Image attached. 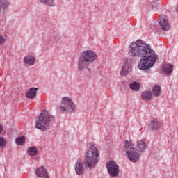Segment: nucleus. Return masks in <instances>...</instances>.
<instances>
[{"instance_id": "5", "label": "nucleus", "mask_w": 178, "mask_h": 178, "mask_svg": "<svg viewBox=\"0 0 178 178\" xmlns=\"http://www.w3.org/2000/svg\"><path fill=\"white\" fill-rule=\"evenodd\" d=\"M123 151L125 152L126 156H127L131 162L136 163V162L140 161V153H138V149L134 147V144H133L131 140H125Z\"/></svg>"}, {"instance_id": "8", "label": "nucleus", "mask_w": 178, "mask_h": 178, "mask_svg": "<svg viewBox=\"0 0 178 178\" xmlns=\"http://www.w3.org/2000/svg\"><path fill=\"white\" fill-rule=\"evenodd\" d=\"M159 23L164 31H168L170 29V25L169 24V22H168V17L165 15L160 16V18L159 19Z\"/></svg>"}, {"instance_id": "4", "label": "nucleus", "mask_w": 178, "mask_h": 178, "mask_svg": "<svg viewBox=\"0 0 178 178\" xmlns=\"http://www.w3.org/2000/svg\"><path fill=\"white\" fill-rule=\"evenodd\" d=\"M99 151L92 145L88 149L83 163L86 168H95L99 162Z\"/></svg>"}, {"instance_id": "7", "label": "nucleus", "mask_w": 178, "mask_h": 178, "mask_svg": "<svg viewBox=\"0 0 178 178\" xmlns=\"http://www.w3.org/2000/svg\"><path fill=\"white\" fill-rule=\"evenodd\" d=\"M106 169L108 175H110L111 177H118V176H119V165H118L116 162L113 161H108L106 163Z\"/></svg>"}, {"instance_id": "17", "label": "nucleus", "mask_w": 178, "mask_h": 178, "mask_svg": "<svg viewBox=\"0 0 178 178\" xmlns=\"http://www.w3.org/2000/svg\"><path fill=\"white\" fill-rule=\"evenodd\" d=\"M10 3L8 0H0V13L2 12V9H8Z\"/></svg>"}, {"instance_id": "3", "label": "nucleus", "mask_w": 178, "mask_h": 178, "mask_svg": "<svg viewBox=\"0 0 178 178\" xmlns=\"http://www.w3.org/2000/svg\"><path fill=\"white\" fill-rule=\"evenodd\" d=\"M54 122H55V116L49 114L47 111L44 110L37 117L35 127L41 130V131H47V130L51 129Z\"/></svg>"}, {"instance_id": "21", "label": "nucleus", "mask_w": 178, "mask_h": 178, "mask_svg": "<svg viewBox=\"0 0 178 178\" xmlns=\"http://www.w3.org/2000/svg\"><path fill=\"white\" fill-rule=\"evenodd\" d=\"M27 151L30 156H35L38 154V149L34 146L29 147Z\"/></svg>"}, {"instance_id": "9", "label": "nucleus", "mask_w": 178, "mask_h": 178, "mask_svg": "<svg viewBox=\"0 0 178 178\" xmlns=\"http://www.w3.org/2000/svg\"><path fill=\"white\" fill-rule=\"evenodd\" d=\"M129 73H131V65L130 63L125 61L122 65L120 76L121 77H126Z\"/></svg>"}, {"instance_id": "12", "label": "nucleus", "mask_w": 178, "mask_h": 178, "mask_svg": "<svg viewBox=\"0 0 178 178\" xmlns=\"http://www.w3.org/2000/svg\"><path fill=\"white\" fill-rule=\"evenodd\" d=\"M161 127V122L157 119L153 118L150 120L149 124V130H158Z\"/></svg>"}, {"instance_id": "18", "label": "nucleus", "mask_w": 178, "mask_h": 178, "mask_svg": "<svg viewBox=\"0 0 178 178\" xmlns=\"http://www.w3.org/2000/svg\"><path fill=\"white\" fill-rule=\"evenodd\" d=\"M172 70H173V65H172V64H165L163 67V73H165V74H170Z\"/></svg>"}, {"instance_id": "19", "label": "nucleus", "mask_w": 178, "mask_h": 178, "mask_svg": "<svg viewBox=\"0 0 178 178\" xmlns=\"http://www.w3.org/2000/svg\"><path fill=\"white\" fill-rule=\"evenodd\" d=\"M142 98L144 101H151L152 99V92L151 91H145L142 93Z\"/></svg>"}, {"instance_id": "23", "label": "nucleus", "mask_w": 178, "mask_h": 178, "mask_svg": "<svg viewBox=\"0 0 178 178\" xmlns=\"http://www.w3.org/2000/svg\"><path fill=\"white\" fill-rule=\"evenodd\" d=\"M26 142V137L21 136L19 138H16L15 143L17 145H23V144Z\"/></svg>"}, {"instance_id": "24", "label": "nucleus", "mask_w": 178, "mask_h": 178, "mask_svg": "<svg viewBox=\"0 0 178 178\" xmlns=\"http://www.w3.org/2000/svg\"><path fill=\"white\" fill-rule=\"evenodd\" d=\"M6 142L3 138H0V147H5Z\"/></svg>"}, {"instance_id": "15", "label": "nucleus", "mask_w": 178, "mask_h": 178, "mask_svg": "<svg viewBox=\"0 0 178 178\" xmlns=\"http://www.w3.org/2000/svg\"><path fill=\"white\" fill-rule=\"evenodd\" d=\"M162 94V90L161 89V86L159 85H156L152 88V95L154 97H159Z\"/></svg>"}, {"instance_id": "13", "label": "nucleus", "mask_w": 178, "mask_h": 178, "mask_svg": "<svg viewBox=\"0 0 178 178\" xmlns=\"http://www.w3.org/2000/svg\"><path fill=\"white\" fill-rule=\"evenodd\" d=\"M37 90H38V88H31L26 92V97L29 99H34L37 97Z\"/></svg>"}, {"instance_id": "16", "label": "nucleus", "mask_w": 178, "mask_h": 178, "mask_svg": "<svg viewBox=\"0 0 178 178\" xmlns=\"http://www.w3.org/2000/svg\"><path fill=\"white\" fill-rule=\"evenodd\" d=\"M136 147L140 152H144L147 148V143L143 140H139L137 142Z\"/></svg>"}, {"instance_id": "10", "label": "nucleus", "mask_w": 178, "mask_h": 178, "mask_svg": "<svg viewBox=\"0 0 178 178\" xmlns=\"http://www.w3.org/2000/svg\"><path fill=\"white\" fill-rule=\"evenodd\" d=\"M35 174L38 177L42 178H49V174H48V170L44 166H40L35 170Z\"/></svg>"}, {"instance_id": "28", "label": "nucleus", "mask_w": 178, "mask_h": 178, "mask_svg": "<svg viewBox=\"0 0 178 178\" xmlns=\"http://www.w3.org/2000/svg\"><path fill=\"white\" fill-rule=\"evenodd\" d=\"M177 13H178V4H177V9H176Z\"/></svg>"}, {"instance_id": "1", "label": "nucleus", "mask_w": 178, "mask_h": 178, "mask_svg": "<svg viewBox=\"0 0 178 178\" xmlns=\"http://www.w3.org/2000/svg\"><path fill=\"white\" fill-rule=\"evenodd\" d=\"M129 54L134 58H142L138 65V67L140 70H148L151 67H154L158 58V55L155 54V51L152 49L151 45L142 40H138L131 43Z\"/></svg>"}, {"instance_id": "14", "label": "nucleus", "mask_w": 178, "mask_h": 178, "mask_svg": "<svg viewBox=\"0 0 178 178\" xmlns=\"http://www.w3.org/2000/svg\"><path fill=\"white\" fill-rule=\"evenodd\" d=\"M24 63L29 66H33L35 63V58L33 56H26L24 58Z\"/></svg>"}, {"instance_id": "20", "label": "nucleus", "mask_w": 178, "mask_h": 178, "mask_svg": "<svg viewBox=\"0 0 178 178\" xmlns=\"http://www.w3.org/2000/svg\"><path fill=\"white\" fill-rule=\"evenodd\" d=\"M39 2H40L42 5H45L50 8L55 6V0H39Z\"/></svg>"}, {"instance_id": "6", "label": "nucleus", "mask_w": 178, "mask_h": 178, "mask_svg": "<svg viewBox=\"0 0 178 178\" xmlns=\"http://www.w3.org/2000/svg\"><path fill=\"white\" fill-rule=\"evenodd\" d=\"M77 111V106L69 97H64L61 99V105L57 107V112L59 113H75Z\"/></svg>"}, {"instance_id": "26", "label": "nucleus", "mask_w": 178, "mask_h": 178, "mask_svg": "<svg viewBox=\"0 0 178 178\" xmlns=\"http://www.w3.org/2000/svg\"><path fill=\"white\" fill-rule=\"evenodd\" d=\"M60 39V36H59V35H57V37H55V40L56 41L59 40Z\"/></svg>"}, {"instance_id": "11", "label": "nucleus", "mask_w": 178, "mask_h": 178, "mask_svg": "<svg viewBox=\"0 0 178 178\" xmlns=\"http://www.w3.org/2000/svg\"><path fill=\"white\" fill-rule=\"evenodd\" d=\"M75 172L76 175H83L84 174V165H83V161L81 159H78L74 165Z\"/></svg>"}, {"instance_id": "25", "label": "nucleus", "mask_w": 178, "mask_h": 178, "mask_svg": "<svg viewBox=\"0 0 178 178\" xmlns=\"http://www.w3.org/2000/svg\"><path fill=\"white\" fill-rule=\"evenodd\" d=\"M6 39L3 36L0 35V47L1 45H3L5 44Z\"/></svg>"}, {"instance_id": "27", "label": "nucleus", "mask_w": 178, "mask_h": 178, "mask_svg": "<svg viewBox=\"0 0 178 178\" xmlns=\"http://www.w3.org/2000/svg\"><path fill=\"white\" fill-rule=\"evenodd\" d=\"M3 130V128L2 127V125L0 124V134L2 133V131Z\"/></svg>"}, {"instance_id": "2", "label": "nucleus", "mask_w": 178, "mask_h": 178, "mask_svg": "<svg viewBox=\"0 0 178 178\" xmlns=\"http://www.w3.org/2000/svg\"><path fill=\"white\" fill-rule=\"evenodd\" d=\"M98 56L97 54L94 52L92 50H86L83 51L79 58L78 60V69L79 70H84V69H87L88 73L86 74V77H91V71L90 69H88V66H90L91 63H94Z\"/></svg>"}, {"instance_id": "22", "label": "nucleus", "mask_w": 178, "mask_h": 178, "mask_svg": "<svg viewBox=\"0 0 178 178\" xmlns=\"http://www.w3.org/2000/svg\"><path fill=\"white\" fill-rule=\"evenodd\" d=\"M131 90L134 91H138L140 90V84L136 81H134L129 85Z\"/></svg>"}]
</instances>
